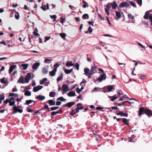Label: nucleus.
<instances>
[{
  "instance_id": "obj_1",
  "label": "nucleus",
  "mask_w": 152,
  "mask_h": 152,
  "mask_svg": "<svg viewBox=\"0 0 152 152\" xmlns=\"http://www.w3.org/2000/svg\"><path fill=\"white\" fill-rule=\"evenodd\" d=\"M95 68L94 66H92L91 70L87 68H85L84 69V72L86 74H88L89 75H93L96 72V71L95 70Z\"/></svg>"
},
{
  "instance_id": "obj_2",
  "label": "nucleus",
  "mask_w": 152,
  "mask_h": 152,
  "mask_svg": "<svg viewBox=\"0 0 152 152\" xmlns=\"http://www.w3.org/2000/svg\"><path fill=\"white\" fill-rule=\"evenodd\" d=\"M69 91V87L66 85H63L61 91L63 94H65L66 92Z\"/></svg>"
},
{
  "instance_id": "obj_3",
  "label": "nucleus",
  "mask_w": 152,
  "mask_h": 152,
  "mask_svg": "<svg viewBox=\"0 0 152 152\" xmlns=\"http://www.w3.org/2000/svg\"><path fill=\"white\" fill-rule=\"evenodd\" d=\"M129 4L126 2H123L121 3L119 5L120 8L126 7L127 8L129 6Z\"/></svg>"
},
{
  "instance_id": "obj_4",
  "label": "nucleus",
  "mask_w": 152,
  "mask_h": 152,
  "mask_svg": "<svg viewBox=\"0 0 152 152\" xmlns=\"http://www.w3.org/2000/svg\"><path fill=\"white\" fill-rule=\"evenodd\" d=\"M106 75L105 73H103L102 75H101L99 76L98 78V80L99 82H101L103 80H104L106 79Z\"/></svg>"
},
{
  "instance_id": "obj_5",
  "label": "nucleus",
  "mask_w": 152,
  "mask_h": 152,
  "mask_svg": "<svg viewBox=\"0 0 152 152\" xmlns=\"http://www.w3.org/2000/svg\"><path fill=\"white\" fill-rule=\"evenodd\" d=\"M148 109L145 110L144 108L143 107H140L139 109V116L140 117L141 115L144 114V112L145 113V110H147Z\"/></svg>"
},
{
  "instance_id": "obj_6",
  "label": "nucleus",
  "mask_w": 152,
  "mask_h": 152,
  "mask_svg": "<svg viewBox=\"0 0 152 152\" xmlns=\"http://www.w3.org/2000/svg\"><path fill=\"white\" fill-rule=\"evenodd\" d=\"M75 104V102H69L66 104H65L62 105V107H68L69 108L70 107H71L74 105Z\"/></svg>"
},
{
  "instance_id": "obj_7",
  "label": "nucleus",
  "mask_w": 152,
  "mask_h": 152,
  "mask_svg": "<svg viewBox=\"0 0 152 152\" xmlns=\"http://www.w3.org/2000/svg\"><path fill=\"white\" fill-rule=\"evenodd\" d=\"M63 113V111L62 110L61 108L58 111H53L51 112V116H54L56 114H59L60 113L61 114H62Z\"/></svg>"
},
{
  "instance_id": "obj_8",
  "label": "nucleus",
  "mask_w": 152,
  "mask_h": 152,
  "mask_svg": "<svg viewBox=\"0 0 152 152\" xmlns=\"http://www.w3.org/2000/svg\"><path fill=\"white\" fill-rule=\"evenodd\" d=\"M43 88V86H38L36 87H34L33 88V91L34 92H36L38 91L41 90Z\"/></svg>"
},
{
  "instance_id": "obj_9",
  "label": "nucleus",
  "mask_w": 152,
  "mask_h": 152,
  "mask_svg": "<svg viewBox=\"0 0 152 152\" xmlns=\"http://www.w3.org/2000/svg\"><path fill=\"white\" fill-rule=\"evenodd\" d=\"M39 65L40 63L39 62H36L33 64L32 68L34 70H37Z\"/></svg>"
},
{
  "instance_id": "obj_10",
  "label": "nucleus",
  "mask_w": 152,
  "mask_h": 152,
  "mask_svg": "<svg viewBox=\"0 0 152 152\" xmlns=\"http://www.w3.org/2000/svg\"><path fill=\"white\" fill-rule=\"evenodd\" d=\"M79 109L75 108L74 109H72L70 113V114L72 116H73L79 111Z\"/></svg>"
},
{
  "instance_id": "obj_11",
  "label": "nucleus",
  "mask_w": 152,
  "mask_h": 152,
  "mask_svg": "<svg viewBox=\"0 0 152 152\" xmlns=\"http://www.w3.org/2000/svg\"><path fill=\"white\" fill-rule=\"evenodd\" d=\"M145 113L150 117L151 115H152V111L149 109L145 110Z\"/></svg>"
},
{
  "instance_id": "obj_12",
  "label": "nucleus",
  "mask_w": 152,
  "mask_h": 152,
  "mask_svg": "<svg viewBox=\"0 0 152 152\" xmlns=\"http://www.w3.org/2000/svg\"><path fill=\"white\" fill-rule=\"evenodd\" d=\"M5 77H3L2 78L0 79V82L1 83L3 84H5V86H6L8 85L9 83L7 81V80H5Z\"/></svg>"
},
{
  "instance_id": "obj_13",
  "label": "nucleus",
  "mask_w": 152,
  "mask_h": 152,
  "mask_svg": "<svg viewBox=\"0 0 152 152\" xmlns=\"http://www.w3.org/2000/svg\"><path fill=\"white\" fill-rule=\"evenodd\" d=\"M57 71V68H54L53 70L51 71L50 72L49 74L50 75L52 76H54L56 74V72Z\"/></svg>"
},
{
  "instance_id": "obj_14",
  "label": "nucleus",
  "mask_w": 152,
  "mask_h": 152,
  "mask_svg": "<svg viewBox=\"0 0 152 152\" xmlns=\"http://www.w3.org/2000/svg\"><path fill=\"white\" fill-rule=\"evenodd\" d=\"M16 67V65H13L11 66L10 67L9 70V73H11L13 70L14 69H15Z\"/></svg>"
},
{
  "instance_id": "obj_15",
  "label": "nucleus",
  "mask_w": 152,
  "mask_h": 152,
  "mask_svg": "<svg viewBox=\"0 0 152 152\" xmlns=\"http://www.w3.org/2000/svg\"><path fill=\"white\" fill-rule=\"evenodd\" d=\"M36 99H38L40 100H42L45 99V97L44 96L42 95H39L35 97Z\"/></svg>"
},
{
  "instance_id": "obj_16",
  "label": "nucleus",
  "mask_w": 152,
  "mask_h": 152,
  "mask_svg": "<svg viewBox=\"0 0 152 152\" xmlns=\"http://www.w3.org/2000/svg\"><path fill=\"white\" fill-rule=\"evenodd\" d=\"M48 66H46L42 68V72L44 74H47L48 72Z\"/></svg>"
},
{
  "instance_id": "obj_17",
  "label": "nucleus",
  "mask_w": 152,
  "mask_h": 152,
  "mask_svg": "<svg viewBox=\"0 0 152 152\" xmlns=\"http://www.w3.org/2000/svg\"><path fill=\"white\" fill-rule=\"evenodd\" d=\"M63 70L66 74H69L73 70V69H65L63 67Z\"/></svg>"
},
{
  "instance_id": "obj_18",
  "label": "nucleus",
  "mask_w": 152,
  "mask_h": 152,
  "mask_svg": "<svg viewBox=\"0 0 152 152\" xmlns=\"http://www.w3.org/2000/svg\"><path fill=\"white\" fill-rule=\"evenodd\" d=\"M50 105H55L56 102L53 100H49L48 101Z\"/></svg>"
},
{
  "instance_id": "obj_19",
  "label": "nucleus",
  "mask_w": 152,
  "mask_h": 152,
  "mask_svg": "<svg viewBox=\"0 0 152 152\" xmlns=\"http://www.w3.org/2000/svg\"><path fill=\"white\" fill-rule=\"evenodd\" d=\"M112 6V7L113 9H116L118 6L117 4L115 1H114L113 3L111 4Z\"/></svg>"
},
{
  "instance_id": "obj_20",
  "label": "nucleus",
  "mask_w": 152,
  "mask_h": 152,
  "mask_svg": "<svg viewBox=\"0 0 152 152\" xmlns=\"http://www.w3.org/2000/svg\"><path fill=\"white\" fill-rule=\"evenodd\" d=\"M67 95L69 97H72L76 95L75 91H70L67 94Z\"/></svg>"
},
{
  "instance_id": "obj_21",
  "label": "nucleus",
  "mask_w": 152,
  "mask_h": 152,
  "mask_svg": "<svg viewBox=\"0 0 152 152\" xmlns=\"http://www.w3.org/2000/svg\"><path fill=\"white\" fill-rule=\"evenodd\" d=\"M18 83H24V79L23 76H21L20 77L19 79L18 80Z\"/></svg>"
},
{
  "instance_id": "obj_22",
  "label": "nucleus",
  "mask_w": 152,
  "mask_h": 152,
  "mask_svg": "<svg viewBox=\"0 0 152 152\" xmlns=\"http://www.w3.org/2000/svg\"><path fill=\"white\" fill-rule=\"evenodd\" d=\"M150 14V13L148 11H147L145 13L144 16L143 18L145 19H148V16Z\"/></svg>"
},
{
  "instance_id": "obj_23",
  "label": "nucleus",
  "mask_w": 152,
  "mask_h": 152,
  "mask_svg": "<svg viewBox=\"0 0 152 152\" xmlns=\"http://www.w3.org/2000/svg\"><path fill=\"white\" fill-rule=\"evenodd\" d=\"M122 119L123 122L124 123L125 125H127L129 126V123L127 122V120H128V121H129V120H127L126 118H122Z\"/></svg>"
},
{
  "instance_id": "obj_24",
  "label": "nucleus",
  "mask_w": 152,
  "mask_h": 152,
  "mask_svg": "<svg viewBox=\"0 0 152 152\" xmlns=\"http://www.w3.org/2000/svg\"><path fill=\"white\" fill-rule=\"evenodd\" d=\"M74 65V64L72 63V62L71 61H67L66 64V66L68 67L73 66Z\"/></svg>"
},
{
  "instance_id": "obj_25",
  "label": "nucleus",
  "mask_w": 152,
  "mask_h": 152,
  "mask_svg": "<svg viewBox=\"0 0 152 152\" xmlns=\"http://www.w3.org/2000/svg\"><path fill=\"white\" fill-rule=\"evenodd\" d=\"M77 109L79 110H82L84 108V107L80 103H78L77 105Z\"/></svg>"
},
{
  "instance_id": "obj_26",
  "label": "nucleus",
  "mask_w": 152,
  "mask_h": 152,
  "mask_svg": "<svg viewBox=\"0 0 152 152\" xmlns=\"http://www.w3.org/2000/svg\"><path fill=\"white\" fill-rule=\"evenodd\" d=\"M63 75L62 73H61L57 78V82H58L60 81L63 78Z\"/></svg>"
},
{
  "instance_id": "obj_27",
  "label": "nucleus",
  "mask_w": 152,
  "mask_h": 152,
  "mask_svg": "<svg viewBox=\"0 0 152 152\" xmlns=\"http://www.w3.org/2000/svg\"><path fill=\"white\" fill-rule=\"evenodd\" d=\"M107 88L109 91H112L113 89H115V88L113 85L109 86H107Z\"/></svg>"
},
{
  "instance_id": "obj_28",
  "label": "nucleus",
  "mask_w": 152,
  "mask_h": 152,
  "mask_svg": "<svg viewBox=\"0 0 152 152\" xmlns=\"http://www.w3.org/2000/svg\"><path fill=\"white\" fill-rule=\"evenodd\" d=\"M25 91L24 95L25 96H29L31 95V93L30 91L28 90H26Z\"/></svg>"
},
{
  "instance_id": "obj_29",
  "label": "nucleus",
  "mask_w": 152,
  "mask_h": 152,
  "mask_svg": "<svg viewBox=\"0 0 152 152\" xmlns=\"http://www.w3.org/2000/svg\"><path fill=\"white\" fill-rule=\"evenodd\" d=\"M47 78H44L42 80H41L39 81V83L40 85H42L45 83V82L47 80Z\"/></svg>"
},
{
  "instance_id": "obj_30",
  "label": "nucleus",
  "mask_w": 152,
  "mask_h": 152,
  "mask_svg": "<svg viewBox=\"0 0 152 152\" xmlns=\"http://www.w3.org/2000/svg\"><path fill=\"white\" fill-rule=\"evenodd\" d=\"M84 88V87H81L80 89L79 88H77L76 89V92L77 93L79 94Z\"/></svg>"
},
{
  "instance_id": "obj_31",
  "label": "nucleus",
  "mask_w": 152,
  "mask_h": 152,
  "mask_svg": "<svg viewBox=\"0 0 152 152\" xmlns=\"http://www.w3.org/2000/svg\"><path fill=\"white\" fill-rule=\"evenodd\" d=\"M9 96H14L15 97H17L18 96V95L17 94H15L14 93H10L9 94Z\"/></svg>"
},
{
  "instance_id": "obj_32",
  "label": "nucleus",
  "mask_w": 152,
  "mask_h": 152,
  "mask_svg": "<svg viewBox=\"0 0 152 152\" xmlns=\"http://www.w3.org/2000/svg\"><path fill=\"white\" fill-rule=\"evenodd\" d=\"M60 37L64 39H65V37L66 36V34L65 33H61L59 34Z\"/></svg>"
},
{
  "instance_id": "obj_33",
  "label": "nucleus",
  "mask_w": 152,
  "mask_h": 152,
  "mask_svg": "<svg viewBox=\"0 0 152 152\" xmlns=\"http://www.w3.org/2000/svg\"><path fill=\"white\" fill-rule=\"evenodd\" d=\"M82 18L83 19H88L89 18V15L87 14H85L83 15Z\"/></svg>"
},
{
  "instance_id": "obj_34",
  "label": "nucleus",
  "mask_w": 152,
  "mask_h": 152,
  "mask_svg": "<svg viewBox=\"0 0 152 152\" xmlns=\"http://www.w3.org/2000/svg\"><path fill=\"white\" fill-rule=\"evenodd\" d=\"M66 100V99L63 98L62 96H61L58 98L57 99V101H60L61 102H64Z\"/></svg>"
},
{
  "instance_id": "obj_35",
  "label": "nucleus",
  "mask_w": 152,
  "mask_h": 152,
  "mask_svg": "<svg viewBox=\"0 0 152 152\" xmlns=\"http://www.w3.org/2000/svg\"><path fill=\"white\" fill-rule=\"evenodd\" d=\"M33 102H35L36 101L32 100H27L26 101V104L27 105H29Z\"/></svg>"
},
{
  "instance_id": "obj_36",
  "label": "nucleus",
  "mask_w": 152,
  "mask_h": 152,
  "mask_svg": "<svg viewBox=\"0 0 152 152\" xmlns=\"http://www.w3.org/2000/svg\"><path fill=\"white\" fill-rule=\"evenodd\" d=\"M109 97L110 98L111 97L112 98L110 99V100L111 101H114L116 99H117L118 98V96H116V95H115L114 96H109Z\"/></svg>"
},
{
  "instance_id": "obj_37",
  "label": "nucleus",
  "mask_w": 152,
  "mask_h": 152,
  "mask_svg": "<svg viewBox=\"0 0 152 152\" xmlns=\"http://www.w3.org/2000/svg\"><path fill=\"white\" fill-rule=\"evenodd\" d=\"M28 64H22L21 66L23 67V70H26L28 67Z\"/></svg>"
},
{
  "instance_id": "obj_38",
  "label": "nucleus",
  "mask_w": 152,
  "mask_h": 152,
  "mask_svg": "<svg viewBox=\"0 0 152 152\" xmlns=\"http://www.w3.org/2000/svg\"><path fill=\"white\" fill-rule=\"evenodd\" d=\"M56 94L55 92L51 91L49 93V96L50 97H54L55 96Z\"/></svg>"
},
{
  "instance_id": "obj_39",
  "label": "nucleus",
  "mask_w": 152,
  "mask_h": 152,
  "mask_svg": "<svg viewBox=\"0 0 152 152\" xmlns=\"http://www.w3.org/2000/svg\"><path fill=\"white\" fill-rule=\"evenodd\" d=\"M116 15L118 19L121 18V15L120 12L117 11H115Z\"/></svg>"
},
{
  "instance_id": "obj_40",
  "label": "nucleus",
  "mask_w": 152,
  "mask_h": 152,
  "mask_svg": "<svg viewBox=\"0 0 152 152\" xmlns=\"http://www.w3.org/2000/svg\"><path fill=\"white\" fill-rule=\"evenodd\" d=\"M117 92L118 96L121 95L123 94V92L121 90H119Z\"/></svg>"
},
{
  "instance_id": "obj_41",
  "label": "nucleus",
  "mask_w": 152,
  "mask_h": 152,
  "mask_svg": "<svg viewBox=\"0 0 152 152\" xmlns=\"http://www.w3.org/2000/svg\"><path fill=\"white\" fill-rule=\"evenodd\" d=\"M137 3L140 6H141L142 5V0H136Z\"/></svg>"
},
{
  "instance_id": "obj_42",
  "label": "nucleus",
  "mask_w": 152,
  "mask_h": 152,
  "mask_svg": "<svg viewBox=\"0 0 152 152\" xmlns=\"http://www.w3.org/2000/svg\"><path fill=\"white\" fill-rule=\"evenodd\" d=\"M138 75L139 76V78L141 79H145L146 78L145 76L144 75L141 74H139Z\"/></svg>"
},
{
  "instance_id": "obj_43",
  "label": "nucleus",
  "mask_w": 152,
  "mask_h": 152,
  "mask_svg": "<svg viewBox=\"0 0 152 152\" xmlns=\"http://www.w3.org/2000/svg\"><path fill=\"white\" fill-rule=\"evenodd\" d=\"M5 96L4 94L3 93L2 94L0 95V101L1 102V101L3 100L4 99Z\"/></svg>"
},
{
  "instance_id": "obj_44",
  "label": "nucleus",
  "mask_w": 152,
  "mask_h": 152,
  "mask_svg": "<svg viewBox=\"0 0 152 152\" xmlns=\"http://www.w3.org/2000/svg\"><path fill=\"white\" fill-rule=\"evenodd\" d=\"M129 3L131 5L134 7H136V3L132 1H130Z\"/></svg>"
},
{
  "instance_id": "obj_45",
  "label": "nucleus",
  "mask_w": 152,
  "mask_h": 152,
  "mask_svg": "<svg viewBox=\"0 0 152 152\" xmlns=\"http://www.w3.org/2000/svg\"><path fill=\"white\" fill-rule=\"evenodd\" d=\"M15 101H13L12 102L9 101V105L10 106H15Z\"/></svg>"
},
{
  "instance_id": "obj_46",
  "label": "nucleus",
  "mask_w": 152,
  "mask_h": 152,
  "mask_svg": "<svg viewBox=\"0 0 152 152\" xmlns=\"http://www.w3.org/2000/svg\"><path fill=\"white\" fill-rule=\"evenodd\" d=\"M26 76L31 80V73H28Z\"/></svg>"
},
{
  "instance_id": "obj_47",
  "label": "nucleus",
  "mask_w": 152,
  "mask_h": 152,
  "mask_svg": "<svg viewBox=\"0 0 152 152\" xmlns=\"http://www.w3.org/2000/svg\"><path fill=\"white\" fill-rule=\"evenodd\" d=\"M128 16L129 18L131 19L132 20H133L134 19V16L131 14H128Z\"/></svg>"
},
{
  "instance_id": "obj_48",
  "label": "nucleus",
  "mask_w": 152,
  "mask_h": 152,
  "mask_svg": "<svg viewBox=\"0 0 152 152\" xmlns=\"http://www.w3.org/2000/svg\"><path fill=\"white\" fill-rule=\"evenodd\" d=\"M110 8V3H108L106 5V8H105V9L109 10Z\"/></svg>"
},
{
  "instance_id": "obj_49",
  "label": "nucleus",
  "mask_w": 152,
  "mask_h": 152,
  "mask_svg": "<svg viewBox=\"0 0 152 152\" xmlns=\"http://www.w3.org/2000/svg\"><path fill=\"white\" fill-rule=\"evenodd\" d=\"M51 61L49 59H46L44 60V62L46 63L49 64L50 63Z\"/></svg>"
},
{
  "instance_id": "obj_50",
  "label": "nucleus",
  "mask_w": 152,
  "mask_h": 152,
  "mask_svg": "<svg viewBox=\"0 0 152 152\" xmlns=\"http://www.w3.org/2000/svg\"><path fill=\"white\" fill-rule=\"evenodd\" d=\"M59 107H51L50 108V110L51 111H53L55 110L58 108Z\"/></svg>"
},
{
  "instance_id": "obj_51",
  "label": "nucleus",
  "mask_w": 152,
  "mask_h": 152,
  "mask_svg": "<svg viewBox=\"0 0 152 152\" xmlns=\"http://www.w3.org/2000/svg\"><path fill=\"white\" fill-rule=\"evenodd\" d=\"M124 112L123 111H120L119 113L117 114V115H120L122 116H124Z\"/></svg>"
},
{
  "instance_id": "obj_52",
  "label": "nucleus",
  "mask_w": 152,
  "mask_h": 152,
  "mask_svg": "<svg viewBox=\"0 0 152 152\" xmlns=\"http://www.w3.org/2000/svg\"><path fill=\"white\" fill-rule=\"evenodd\" d=\"M50 17L51 18L55 19L54 20H53L54 21H55V19L57 18V16L56 15H50Z\"/></svg>"
},
{
  "instance_id": "obj_53",
  "label": "nucleus",
  "mask_w": 152,
  "mask_h": 152,
  "mask_svg": "<svg viewBox=\"0 0 152 152\" xmlns=\"http://www.w3.org/2000/svg\"><path fill=\"white\" fill-rule=\"evenodd\" d=\"M79 64L76 63L75 64V65L74 66V67H75L76 68L77 70H79Z\"/></svg>"
},
{
  "instance_id": "obj_54",
  "label": "nucleus",
  "mask_w": 152,
  "mask_h": 152,
  "mask_svg": "<svg viewBox=\"0 0 152 152\" xmlns=\"http://www.w3.org/2000/svg\"><path fill=\"white\" fill-rule=\"evenodd\" d=\"M30 80L28 78L26 77V76L25 77V83H28L29 82V81Z\"/></svg>"
},
{
  "instance_id": "obj_55",
  "label": "nucleus",
  "mask_w": 152,
  "mask_h": 152,
  "mask_svg": "<svg viewBox=\"0 0 152 152\" xmlns=\"http://www.w3.org/2000/svg\"><path fill=\"white\" fill-rule=\"evenodd\" d=\"M60 19L61 20L60 21V22L63 24V23L65 22V19L64 18H60Z\"/></svg>"
},
{
  "instance_id": "obj_56",
  "label": "nucleus",
  "mask_w": 152,
  "mask_h": 152,
  "mask_svg": "<svg viewBox=\"0 0 152 152\" xmlns=\"http://www.w3.org/2000/svg\"><path fill=\"white\" fill-rule=\"evenodd\" d=\"M44 108L45 109H47L48 111H50V110L48 105L47 104H45L44 105Z\"/></svg>"
},
{
  "instance_id": "obj_57",
  "label": "nucleus",
  "mask_w": 152,
  "mask_h": 152,
  "mask_svg": "<svg viewBox=\"0 0 152 152\" xmlns=\"http://www.w3.org/2000/svg\"><path fill=\"white\" fill-rule=\"evenodd\" d=\"M87 81H86V80L84 79H83V80L80 83V85L82 86L83 85H82V84L84 83H86Z\"/></svg>"
},
{
  "instance_id": "obj_58",
  "label": "nucleus",
  "mask_w": 152,
  "mask_h": 152,
  "mask_svg": "<svg viewBox=\"0 0 152 152\" xmlns=\"http://www.w3.org/2000/svg\"><path fill=\"white\" fill-rule=\"evenodd\" d=\"M15 17L16 19L17 20L18 19L19 17V13H18L17 14H15Z\"/></svg>"
},
{
  "instance_id": "obj_59",
  "label": "nucleus",
  "mask_w": 152,
  "mask_h": 152,
  "mask_svg": "<svg viewBox=\"0 0 152 152\" xmlns=\"http://www.w3.org/2000/svg\"><path fill=\"white\" fill-rule=\"evenodd\" d=\"M31 89V87L30 86H28L25 87V89L23 91V92H24L25 91V90H28L30 89Z\"/></svg>"
},
{
  "instance_id": "obj_60",
  "label": "nucleus",
  "mask_w": 152,
  "mask_h": 152,
  "mask_svg": "<svg viewBox=\"0 0 152 152\" xmlns=\"http://www.w3.org/2000/svg\"><path fill=\"white\" fill-rule=\"evenodd\" d=\"M84 74L86 76H87L89 78H91V77L92 74L89 75L88 74H86V73H84Z\"/></svg>"
},
{
  "instance_id": "obj_61",
  "label": "nucleus",
  "mask_w": 152,
  "mask_h": 152,
  "mask_svg": "<svg viewBox=\"0 0 152 152\" xmlns=\"http://www.w3.org/2000/svg\"><path fill=\"white\" fill-rule=\"evenodd\" d=\"M61 102L60 101H57L56 102V105L57 106H59L61 104Z\"/></svg>"
},
{
  "instance_id": "obj_62",
  "label": "nucleus",
  "mask_w": 152,
  "mask_h": 152,
  "mask_svg": "<svg viewBox=\"0 0 152 152\" xmlns=\"http://www.w3.org/2000/svg\"><path fill=\"white\" fill-rule=\"evenodd\" d=\"M50 38V36L46 37H45V39L44 40V42H45L48 40H49Z\"/></svg>"
},
{
  "instance_id": "obj_63",
  "label": "nucleus",
  "mask_w": 152,
  "mask_h": 152,
  "mask_svg": "<svg viewBox=\"0 0 152 152\" xmlns=\"http://www.w3.org/2000/svg\"><path fill=\"white\" fill-rule=\"evenodd\" d=\"M105 13H106V14L107 15H110L109 10L105 9Z\"/></svg>"
},
{
  "instance_id": "obj_64",
  "label": "nucleus",
  "mask_w": 152,
  "mask_h": 152,
  "mask_svg": "<svg viewBox=\"0 0 152 152\" xmlns=\"http://www.w3.org/2000/svg\"><path fill=\"white\" fill-rule=\"evenodd\" d=\"M18 91V89L16 88V86H15L14 88L12 89V91L13 92H17Z\"/></svg>"
}]
</instances>
